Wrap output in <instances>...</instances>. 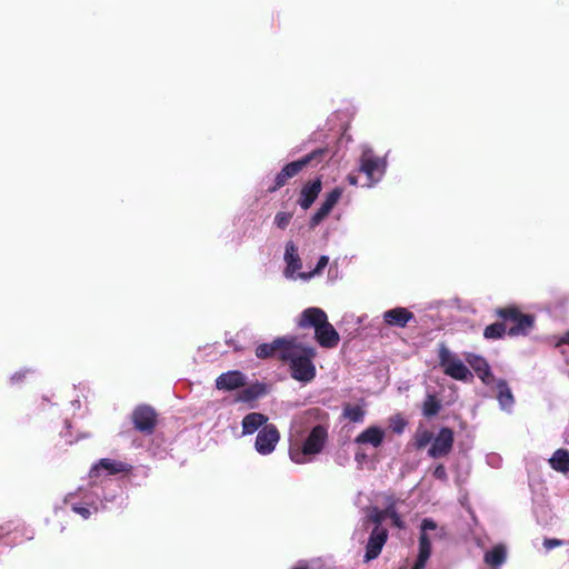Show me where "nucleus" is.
I'll use <instances>...</instances> for the list:
<instances>
[{"label":"nucleus","instance_id":"obj_1","mask_svg":"<svg viewBox=\"0 0 569 569\" xmlns=\"http://www.w3.org/2000/svg\"><path fill=\"white\" fill-rule=\"evenodd\" d=\"M329 438L328 413L319 408L307 410L290 428L289 457L305 465L322 452Z\"/></svg>","mask_w":569,"mask_h":569},{"label":"nucleus","instance_id":"obj_2","mask_svg":"<svg viewBox=\"0 0 569 569\" xmlns=\"http://www.w3.org/2000/svg\"><path fill=\"white\" fill-rule=\"evenodd\" d=\"M126 497L120 485L111 478L90 479L86 486L70 492L64 498V503L82 519H89L93 513L103 510L121 509Z\"/></svg>","mask_w":569,"mask_h":569},{"label":"nucleus","instance_id":"obj_3","mask_svg":"<svg viewBox=\"0 0 569 569\" xmlns=\"http://www.w3.org/2000/svg\"><path fill=\"white\" fill-rule=\"evenodd\" d=\"M315 356V348L296 343L295 338H291V343L281 351V359L289 363L291 377L303 383L316 377V367L312 362Z\"/></svg>","mask_w":569,"mask_h":569},{"label":"nucleus","instance_id":"obj_4","mask_svg":"<svg viewBox=\"0 0 569 569\" xmlns=\"http://www.w3.org/2000/svg\"><path fill=\"white\" fill-rule=\"evenodd\" d=\"M388 168L387 156H377L372 148L363 144L361 154L358 159V171L363 173L366 182L361 184L363 188L376 187L385 177Z\"/></svg>","mask_w":569,"mask_h":569},{"label":"nucleus","instance_id":"obj_5","mask_svg":"<svg viewBox=\"0 0 569 569\" xmlns=\"http://www.w3.org/2000/svg\"><path fill=\"white\" fill-rule=\"evenodd\" d=\"M327 153V149L317 148L301 159L286 164L281 171L276 174L273 184L268 187L267 191L269 193L277 191L283 187L290 178L297 176L308 164L321 162Z\"/></svg>","mask_w":569,"mask_h":569},{"label":"nucleus","instance_id":"obj_6","mask_svg":"<svg viewBox=\"0 0 569 569\" xmlns=\"http://www.w3.org/2000/svg\"><path fill=\"white\" fill-rule=\"evenodd\" d=\"M438 358L445 375L450 378L459 381H468L472 378L469 368L456 353L451 352L445 343L439 345Z\"/></svg>","mask_w":569,"mask_h":569},{"label":"nucleus","instance_id":"obj_7","mask_svg":"<svg viewBox=\"0 0 569 569\" xmlns=\"http://www.w3.org/2000/svg\"><path fill=\"white\" fill-rule=\"evenodd\" d=\"M131 470L132 465L128 462L110 458H102L92 465L89 471V478L101 480L102 478H110V476L118 473H128Z\"/></svg>","mask_w":569,"mask_h":569},{"label":"nucleus","instance_id":"obj_8","mask_svg":"<svg viewBox=\"0 0 569 569\" xmlns=\"http://www.w3.org/2000/svg\"><path fill=\"white\" fill-rule=\"evenodd\" d=\"M438 529L437 522L431 518H425L420 525L419 552L416 562L411 569H425L431 555V541L428 537L429 531Z\"/></svg>","mask_w":569,"mask_h":569},{"label":"nucleus","instance_id":"obj_9","mask_svg":"<svg viewBox=\"0 0 569 569\" xmlns=\"http://www.w3.org/2000/svg\"><path fill=\"white\" fill-rule=\"evenodd\" d=\"M131 421L136 430L146 436H150L156 428L157 413L150 406L140 405L132 411Z\"/></svg>","mask_w":569,"mask_h":569},{"label":"nucleus","instance_id":"obj_10","mask_svg":"<svg viewBox=\"0 0 569 569\" xmlns=\"http://www.w3.org/2000/svg\"><path fill=\"white\" fill-rule=\"evenodd\" d=\"M279 441L280 432L273 423H270L269 426L261 428L257 433L254 450L260 456H269L276 450Z\"/></svg>","mask_w":569,"mask_h":569},{"label":"nucleus","instance_id":"obj_11","mask_svg":"<svg viewBox=\"0 0 569 569\" xmlns=\"http://www.w3.org/2000/svg\"><path fill=\"white\" fill-rule=\"evenodd\" d=\"M453 445V432L451 429L443 427L439 430L438 435L432 439L428 455L431 458H441L447 456Z\"/></svg>","mask_w":569,"mask_h":569},{"label":"nucleus","instance_id":"obj_12","mask_svg":"<svg viewBox=\"0 0 569 569\" xmlns=\"http://www.w3.org/2000/svg\"><path fill=\"white\" fill-rule=\"evenodd\" d=\"M283 260L286 262L283 276L291 280L299 279L298 273H301L302 261L298 253V247L291 240L286 243Z\"/></svg>","mask_w":569,"mask_h":569},{"label":"nucleus","instance_id":"obj_13","mask_svg":"<svg viewBox=\"0 0 569 569\" xmlns=\"http://www.w3.org/2000/svg\"><path fill=\"white\" fill-rule=\"evenodd\" d=\"M387 539L388 530L386 528L372 529L366 543L363 561L370 562L371 560L376 559L386 545Z\"/></svg>","mask_w":569,"mask_h":569},{"label":"nucleus","instance_id":"obj_14","mask_svg":"<svg viewBox=\"0 0 569 569\" xmlns=\"http://www.w3.org/2000/svg\"><path fill=\"white\" fill-rule=\"evenodd\" d=\"M247 385V376L239 370H230L219 375L216 379V388L221 391H233Z\"/></svg>","mask_w":569,"mask_h":569},{"label":"nucleus","instance_id":"obj_15","mask_svg":"<svg viewBox=\"0 0 569 569\" xmlns=\"http://www.w3.org/2000/svg\"><path fill=\"white\" fill-rule=\"evenodd\" d=\"M327 320V313L321 308L309 307L299 315L297 326L301 329H313L316 331Z\"/></svg>","mask_w":569,"mask_h":569},{"label":"nucleus","instance_id":"obj_16","mask_svg":"<svg viewBox=\"0 0 569 569\" xmlns=\"http://www.w3.org/2000/svg\"><path fill=\"white\" fill-rule=\"evenodd\" d=\"M315 339L320 347L327 349L337 347L340 341L339 333L328 320L317 328L315 331Z\"/></svg>","mask_w":569,"mask_h":569},{"label":"nucleus","instance_id":"obj_17","mask_svg":"<svg viewBox=\"0 0 569 569\" xmlns=\"http://www.w3.org/2000/svg\"><path fill=\"white\" fill-rule=\"evenodd\" d=\"M413 318V313L403 307H397L382 313L386 325L397 328H405Z\"/></svg>","mask_w":569,"mask_h":569},{"label":"nucleus","instance_id":"obj_18","mask_svg":"<svg viewBox=\"0 0 569 569\" xmlns=\"http://www.w3.org/2000/svg\"><path fill=\"white\" fill-rule=\"evenodd\" d=\"M386 432L381 427L370 426L355 438L356 445H367L378 448L385 440Z\"/></svg>","mask_w":569,"mask_h":569},{"label":"nucleus","instance_id":"obj_19","mask_svg":"<svg viewBox=\"0 0 569 569\" xmlns=\"http://www.w3.org/2000/svg\"><path fill=\"white\" fill-rule=\"evenodd\" d=\"M269 418L260 412H250L242 418V436H250L259 432L264 426H269Z\"/></svg>","mask_w":569,"mask_h":569},{"label":"nucleus","instance_id":"obj_20","mask_svg":"<svg viewBox=\"0 0 569 569\" xmlns=\"http://www.w3.org/2000/svg\"><path fill=\"white\" fill-rule=\"evenodd\" d=\"M466 360L485 385H490L493 381L491 369L483 357L470 353Z\"/></svg>","mask_w":569,"mask_h":569},{"label":"nucleus","instance_id":"obj_21","mask_svg":"<svg viewBox=\"0 0 569 569\" xmlns=\"http://www.w3.org/2000/svg\"><path fill=\"white\" fill-rule=\"evenodd\" d=\"M496 388H497L496 398L498 400L500 409L508 413L512 412V409L515 406V397H513L512 391H511L510 387L508 386L507 381L503 379L498 380Z\"/></svg>","mask_w":569,"mask_h":569},{"label":"nucleus","instance_id":"obj_22","mask_svg":"<svg viewBox=\"0 0 569 569\" xmlns=\"http://www.w3.org/2000/svg\"><path fill=\"white\" fill-rule=\"evenodd\" d=\"M320 191H321V180L320 179H316V180L307 183L306 186H303V188L301 189V192H300V198L298 200L299 206L303 210L309 209L311 207V204L315 202V200L317 199Z\"/></svg>","mask_w":569,"mask_h":569},{"label":"nucleus","instance_id":"obj_23","mask_svg":"<svg viewBox=\"0 0 569 569\" xmlns=\"http://www.w3.org/2000/svg\"><path fill=\"white\" fill-rule=\"evenodd\" d=\"M291 343V338H277L270 343H261L256 348V356L259 359H267L272 357L277 351L281 353L283 348Z\"/></svg>","mask_w":569,"mask_h":569},{"label":"nucleus","instance_id":"obj_24","mask_svg":"<svg viewBox=\"0 0 569 569\" xmlns=\"http://www.w3.org/2000/svg\"><path fill=\"white\" fill-rule=\"evenodd\" d=\"M385 512L386 509L368 507L365 517L360 520V526L363 530H367L370 525H373V529L383 528L382 522L387 519V513Z\"/></svg>","mask_w":569,"mask_h":569},{"label":"nucleus","instance_id":"obj_25","mask_svg":"<svg viewBox=\"0 0 569 569\" xmlns=\"http://www.w3.org/2000/svg\"><path fill=\"white\" fill-rule=\"evenodd\" d=\"M507 560V549L503 545H497L491 550L486 551L483 561L492 569H498Z\"/></svg>","mask_w":569,"mask_h":569},{"label":"nucleus","instance_id":"obj_26","mask_svg":"<svg viewBox=\"0 0 569 569\" xmlns=\"http://www.w3.org/2000/svg\"><path fill=\"white\" fill-rule=\"evenodd\" d=\"M266 392V388L262 383H253L250 386H244L241 388L238 393L236 400L239 402H251L263 396Z\"/></svg>","mask_w":569,"mask_h":569},{"label":"nucleus","instance_id":"obj_27","mask_svg":"<svg viewBox=\"0 0 569 569\" xmlns=\"http://www.w3.org/2000/svg\"><path fill=\"white\" fill-rule=\"evenodd\" d=\"M533 322L535 318L532 316L521 313L513 322V326L508 329V335L511 337L526 336L532 328Z\"/></svg>","mask_w":569,"mask_h":569},{"label":"nucleus","instance_id":"obj_28","mask_svg":"<svg viewBox=\"0 0 569 569\" xmlns=\"http://www.w3.org/2000/svg\"><path fill=\"white\" fill-rule=\"evenodd\" d=\"M550 467L559 472L566 473L569 471V451L567 449H558L549 459Z\"/></svg>","mask_w":569,"mask_h":569},{"label":"nucleus","instance_id":"obj_29","mask_svg":"<svg viewBox=\"0 0 569 569\" xmlns=\"http://www.w3.org/2000/svg\"><path fill=\"white\" fill-rule=\"evenodd\" d=\"M508 332L506 326L501 322H495L485 328L483 337L488 340L501 339Z\"/></svg>","mask_w":569,"mask_h":569},{"label":"nucleus","instance_id":"obj_30","mask_svg":"<svg viewBox=\"0 0 569 569\" xmlns=\"http://www.w3.org/2000/svg\"><path fill=\"white\" fill-rule=\"evenodd\" d=\"M440 402L437 400L436 396L428 395L423 401L422 413L430 418L436 416L440 411Z\"/></svg>","mask_w":569,"mask_h":569},{"label":"nucleus","instance_id":"obj_31","mask_svg":"<svg viewBox=\"0 0 569 569\" xmlns=\"http://www.w3.org/2000/svg\"><path fill=\"white\" fill-rule=\"evenodd\" d=\"M328 263H329V257L321 256L318 259V262L313 270H311L309 272L298 273V277H299V279H301L303 281H309L313 277L319 276L322 272V270L328 266Z\"/></svg>","mask_w":569,"mask_h":569},{"label":"nucleus","instance_id":"obj_32","mask_svg":"<svg viewBox=\"0 0 569 569\" xmlns=\"http://www.w3.org/2000/svg\"><path fill=\"white\" fill-rule=\"evenodd\" d=\"M365 415L366 412L360 406L347 405L343 408V417L352 422H362Z\"/></svg>","mask_w":569,"mask_h":569},{"label":"nucleus","instance_id":"obj_33","mask_svg":"<svg viewBox=\"0 0 569 569\" xmlns=\"http://www.w3.org/2000/svg\"><path fill=\"white\" fill-rule=\"evenodd\" d=\"M433 439V435L431 431L426 429H419L415 436V443L418 449L425 448L427 445L431 443Z\"/></svg>","mask_w":569,"mask_h":569},{"label":"nucleus","instance_id":"obj_34","mask_svg":"<svg viewBox=\"0 0 569 569\" xmlns=\"http://www.w3.org/2000/svg\"><path fill=\"white\" fill-rule=\"evenodd\" d=\"M497 315L506 321L515 322L521 316V312L516 307H507L498 309Z\"/></svg>","mask_w":569,"mask_h":569},{"label":"nucleus","instance_id":"obj_35","mask_svg":"<svg viewBox=\"0 0 569 569\" xmlns=\"http://www.w3.org/2000/svg\"><path fill=\"white\" fill-rule=\"evenodd\" d=\"M387 518H390L392 525L399 529L403 528V521L401 516L398 513L393 503H390L386 507Z\"/></svg>","mask_w":569,"mask_h":569},{"label":"nucleus","instance_id":"obj_36","mask_svg":"<svg viewBox=\"0 0 569 569\" xmlns=\"http://www.w3.org/2000/svg\"><path fill=\"white\" fill-rule=\"evenodd\" d=\"M343 193V189L340 188V187H336L335 189H332L327 196H326V199L323 200L325 203L331 206V207H335V204L339 201V199L341 198Z\"/></svg>","mask_w":569,"mask_h":569},{"label":"nucleus","instance_id":"obj_37","mask_svg":"<svg viewBox=\"0 0 569 569\" xmlns=\"http://www.w3.org/2000/svg\"><path fill=\"white\" fill-rule=\"evenodd\" d=\"M291 218H292V214L289 212H278L274 217V224L279 229L283 230L289 226Z\"/></svg>","mask_w":569,"mask_h":569},{"label":"nucleus","instance_id":"obj_38","mask_svg":"<svg viewBox=\"0 0 569 569\" xmlns=\"http://www.w3.org/2000/svg\"><path fill=\"white\" fill-rule=\"evenodd\" d=\"M433 477L440 481H448V473L443 465H438L433 470Z\"/></svg>","mask_w":569,"mask_h":569},{"label":"nucleus","instance_id":"obj_39","mask_svg":"<svg viewBox=\"0 0 569 569\" xmlns=\"http://www.w3.org/2000/svg\"><path fill=\"white\" fill-rule=\"evenodd\" d=\"M31 370L29 369H23V370H20V371H17L14 372L11 377H10V381L12 385H16V383H19L23 380V378L30 373Z\"/></svg>","mask_w":569,"mask_h":569},{"label":"nucleus","instance_id":"obj_40","mask_svg":"<svg viewBox=\"0 0 569 569\" xmlns=\"http://www.w3.org/2000/svg\"><path fill=\"white\" fill-rule=\"evenodd\" d=\"M487 463L493 468H499L501 465V457L497 453H490L487 456Z\"/></svg>","mask_w":569,"mask_h":569},{"label":"nucleus","instance_id":"obj_41","mask_svg":"<svg viewBox=\"0 0 569 569\" xmlns=\"http://www.w3.org/2000/svg\"><path fill=\"white\" fill-rule=\"evenodd\" d=\"M561 545H562V541H561V540H559V539H546V540L543 541V546H545V548H546V549H548V550H551V549H553V548H556V547H559V546H561Z\"/></svg>","mask_w":569,"mask_h":569},{"label":"nucleus","instance_id":"obj_42","mask_svg":"<svg viewBox=\"0 0 569 569\" xmlns=\"http://www.w3.org/2000/svg\"><path fill=\"white\" fill-rule=\"evenodd\" d=\"M325 214L321 213V211L317 210L313 216L311 217L310 224L311 227L318 226L323 219Z\"/></svg>","mask_w":569,"mask_h":569},{"label":"nucleus","instance_id":"obj_43","mask_svg":"<svg viewBox=\"0 0 569 569\" xmlns=\"http://www.w3.org/2000/svg\"><path fill=\"white\" fill-rule=\"evenodd\" d=\"M405 427H406V421L401 418H399L392 425V429L396 433H401L403 431Z\"/></svg>","mask_w":569,"mask_h":569},{"label":"nucleus","instance_id":"obj_44","mask_svg":"<svg viewBox=\"0 0 569 569\" xmlns=\"http://www.w3.org/2000/svg\"><path fill=\"white\" fill-rule=\"evenodd\" d=\"M70 423L68 421H66V431L64 432H61V437L64 438V441L67 443H73L76 440H73L72 438L69 437V429H70Z\"/></svg>","mask_w":569,"mask_h":569},{"label":"nucleus","instance_id":"obj_45","mask_svg":"<svg viewBox=\"0 0 569 569\" xmlns=\"http://www.w3.org/2000/svg\"><path fill=\"white\" fill-rule=\"evenodd\" d=\"M366 458H367V455H366L363 451H361V450L356 451V453H355V460H356L359 465H361V463L366 460Z\"/></svg>","mask_w":569,"mask_h":569},{"label":"nucleus","instance_id":"obj_46","mask_svg":"<svg viewBox=\"0 0 569 569\" xmlns=\"http://www.w3.org/2000/svg\"><path fill=\"white\" fill-rule=\"evenodd\" d=\"M332 208L333 207L322 202L318 210L321 211V213L325 214V217H327L330 213V211L332 210Z\"/></svg>","mask_w":569,"mask_h":569},{"label":"nucleus","instance_id":"obj_47","mask_svg":"<svg viewBox=\"0 0 569 569\" xmlns=\"http://www.w3.org/2000/svg\"><path fill=\"white\" fill-rule=\"evenodd\" d=\"M332 208L333 207L322 202L318 210L321 211V213L325 214V217H327L330 213V211L332 210Z\"/></svg>","mask_w":569,"mask_h":569},{"label":"nucleus","instance_id":"obj_48","mask_svg":"<svg viewBox=\"0 0 569 569\" xmlns=\"http://www.w3.org/2000/svg\"><path fill=\"white\" fill-rule=\"evenodd\" d=\"M347 181L349 182L350 186H358L359 184L358 177L352 174V173L347 176Z\"/></svg>","mask_w":569,"mask_h":569},{"label":"nucleus","instance_id":"obj_49","mask_svg":"<svg viewBox=\"0 0 569 569\" xmlns=\"http://www.w3.org/2000/svg\"><path fill=\"white\" fill-rule=\"evenodd\" d=\"M559 343L569 345V331L561 337Z\"/></svg>","mask_w":569,"mask_h":569},{"label":"nucleus","instance_id":"obj_50","mask_svg":"<svg viewBox=\"0 0 569 569\" xmlns=\"http://www.w3.org/2000/svg\"><path fill=\"white\" fill-rule=\"evenodd\" d=\"M9 532V529L4 528L3 526H0V537H3Z\"/></svg>","mask_w":569,"mask_h":569},{"label":"nucleus","instance_id":"obj_51","mask_svg":"<svg viewBox=\"0 0 569 569\" xmlns=\"http://www.w3.org/2000/svg\"><path fill=\"white\" fill-rule=\"evenodd\" d=\"M71 406L76 409L80 408V400L77 399V400L71 401Z\"/></svg>","mask_w":569,"mask_h":569},{"label":"nucleus","instance_id":"obj_52","mask_svg":"<svg viewBox=\"0 0 569 569\" xmlns=\"http://www.w3.org/2000/svg\"><path fill=\"white\" fill-rule=\"evenodd\" d=\"M292 569H308V567L306 565H298V566L293 567Z\"/></svg>","mask_w":569,"mask_h":569}]
</instances>
